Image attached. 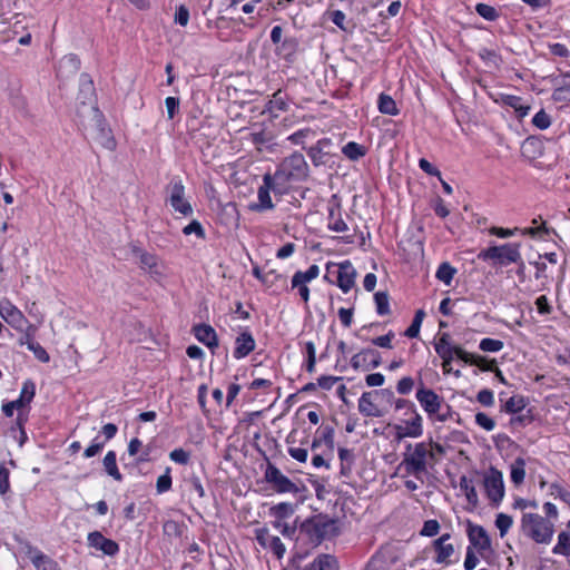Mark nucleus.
<instances>
[{"mask_svg": "<svg viewBox=\"0 0 570 570\" xmlns=\"http://www.w3.org/2000/svg\"><path fill=\"white\" fill-rule=\"evenodd\" d=\"M433 449L439 452L443 451L440 444L433 443L432 441L415 444L407 443L397 470H403L406 475H414L417 480L423 482L422 474L426 473L428 465L433 464L435 461Z\"/></svg>", "mask_w": 570, "mask_h": 570, "instance_id": "nucleus-1", "label": "nucleus"}, {"mask_svg": "<svg viewBox=\"0 0 570 570\" xmlns=\"http://www.w3.org/2000/svg\"><path fill=\"white\" fill-rule=\"evenodd\" d=\"M521 531L535 543L548 544L554 533V524L538 513H524L521 518Z\"/></svg>", "mask_w": 570, "mask_h": 570, "instance_id": "nucleus-2", "label": "nucleus"}, {"mask_svg": "<svg viewBox=\"0 0 570 570\" xmlns=\"http://www.w3.org/2000/svg\"><path fill=\"white\" fill-rule=\"evenodd\" d=\"M520 243L492 245L480 250L478 258L483 262H491V264L494 266H508L513 263H520Z\"/></svg>", "mask_w": 570, "mask_h": 570, "instance_id": "nucleus-3", "label": "nucleus"}, {"mask_svg": "<svg viewBox=\"0 0 570 570\" xmlns=\"http://www.w3.org/2000/svg\"><path fill=\"white\" fill-rule=\"evenodd\" d=\"M283 179V174L276 171L274 176L271 174L264 175L263 185L258 188L257 203H250L248 208L253 212H263L273 208L271 191L277 193V185Z\"/></svg>", "mask_w": 570, "mask_h": 570, "instance_id": "nucleus-4", "label": "nucleus"}, {"mask_svg": "<svg viewBox=\"0 0 570 570\" xmlns=\"http://www.w3.org/2000/svg\"><path fill=\"white\" fill-rule=\"evenodd\" d=\"M416 400L430 417L438 414L439 421H446L445 415L439 414L443 404V399L433 390L424 387L423 383H421V387L416 391Z\"/></svg>", "mask_w": 570, "mask_h": 570, "instance_id": "nucleus-5", "label": "nucleus"}, {"mask_svg": "<svg viewBox=\"0 0 570 570\" xmlns=\"http://www.w3.org/2000/svg\"><path fill=\"white\" fill-rule=\"evenodd\" d=\"M331 525L332 523L318 518L305 520L301 524L299 537H305L313 546H317L325 538L327 528Z\"/></svg>", "mask_w": 570, "mask_h": 570, "instance_id": "nucleus-6", "label": "nucleus"}, {"mask_svg": "<svg viewBox=\"0 0 570 570\" xmlns=\"http://www.w3.org/2000/svg\"><path fill=\"white\" fill-rule=\"evenodd\" d=\"M488 498L499 504L504 495L503 475L495 468L491 466L483 480Z\"/></svg>", "mask_w": 570, "mask_h": 570, "instance_id": "nucleus-7", "label": "nucleus"}, {"mask_svg": "<svg viewBox=\"0 0 570 570\" xmlns=\"http://www.w3.org/2000/svg\"><path fill=\"white\" fill-rule=\"evenodd\" d=\"M169 204L170 206L184 216L193 214L190 203L185 198V186L180 179L173 180L169 185Z\"/></svg>", "mask_w": 570, "mask_h": 570, "instance_id": "nucleus-8", "label": "nucleus"}, {"mask_svg": "<svg viewBox=\"0 0 570 570\" xmlns=\"http://www.w3.org/2000/svg\"><path fill=\"white\" fill-rule=\"evenodd\" d=\"M94 112V138L95 140L101 145L104 148L108 150H114L116 148V140L111 135L110 128L106 125L105 120L101 118L99 110L96 107H91Z\"/></svg>", "mask_w": 570, "mask_h": 570, "instance_id": "nucleus-9", "label": "nucleus"}, {"mask_svg": "<svg viewBox=\"0 0 570 570\" xmlns=\"http://www.w3.org/2000/svg\"><path fill=\"white\" fill-rule=\"evenodd\" d=\"M320 274V268L317 265H311L305 272H296L292 277V288L297 289L301 298L307 303L309 298V289L307 287V283L315 279Z\"/></svg>", "mask_w": 570, "mask_h": 570, "instance_id": "nucleus-10", "label": "nucleus"}, {"mask_svg": "<svg viewBox=\"0 0 570 570\" xmlns=\"http://www.w3.org/2000/svg\"><path fill=\"white\" fill-rule=\"evenodd\" d=\"M36 394V385L32 381L28 380L23 383L20 396L16 401L4 403L2 405V412L6 416L10 417L13 415L14 410L22 409L29 404Z\"/></svg>", "mask_w": 570, "mask_h": 570, "instance_id": "nucleus-11", "label": "nucleus"}, {"mask_svg": "<svg viewBox=\"0 0 570 570\" xmlns=\"http://www.w3.org/2000/svg\"><path fill=\"white\" fill-rule=\"evenodd\" d=\"M20 543L23 546L26 553L30 557V560L37 570H61L53 559L42 553L39 549L32 547L30 542L20 541Z\"/></svg>", "mask_w": 570, "mask_h": 570, "instance_id": "nucleus-12", "label": "nucleus"}, {"mask_svg": "<svg viewBox=\"0 0 570 570\" xmlns=\"http://www.w3.org/2000/svg\"><path fill=\"white\" fill-rule=\"evenodd\" d=\"M423 419L417 413L416 410H413V417L406 421L405 425H395V439L401 441L405 438H420L423 434Z\"/></svg>", "mask_w": 570, "mask_h": 570, "instance_id": "nucleus-13", "label": "nucleus"}, {"mask_svg": "<svg viewBox=\"0 0 570 570\" xmlns=\"http://www.w3.org/2000/svg\"><path fill=\"white\" fill-rule=\"evenodd\" d=\"M256 539L259 544L269 549L281 560L284 553V546L278 535L271 533L269 529L263 528L256 531Z\"/></svg>", "mask_w": 570, "mask_h": 570, "instance_id": "nucleus-14", "label": "nucleus"}, {"mask_svg": "<svg viewBox=\"0 0 570 570\" xmlns=\"http://www.w3.org/2000/svg\"><path fill=\"white\" fill-rule=\"evenodd\" d=\"M468 538L470 543L480 552L487 551L491 548V540L485 529L481 525L468 522Z\"/></svg>", "mask_w": 570, "mask_h": 570, "instance_id": "nucleus-15", "label": "nucleus"}, {"mask_svg": "<svg viewBox=\"0 0 570 570\" xmlns=\"http://www.w3.org/2000/svg\"><path fill=\"white\" fill-rule=\"evenodd\" d=\"M88 544L110 557L119 552L118 543L104 537L99 531H94L88 534Z\"/></svg>", "mask_w": 570, "mask_h": 570, "instance_id": "nucleus-16", "label": "nucleus"}, {"mask_svg": "<svg viewBox=\"0 0 570 570\" xmlns=\"http://www.w3.org/2000/svg\"><path fill=\"white\" fill-rule=\"evenodd\" d=\"M381 355L372 348H364L351 358V365L354 370L366 365L367 368H376L381 364Z\"/></svg>", "mask_w": 570, "mask_h": 570, "instance_id": "nucleus-17", "label": "nucleus"}, {"mask_svg": "<svg viewBox=\"0 0 570 570\" xmlns=\"http://www.w3.org/2000/svg\"><path fill=\"white\" fill-rule=\"evenodd\" d=\"M451 539L450 533H443L440 538L433 541L432 546L436 556L434 561L440 564H448L450 557L454 553V547L448 541Z\"/></svg>", "mask_w": 570, "mask_h": 570, "instance_id": "nucleus-18", "label": "nucleus"}, {"mask_svg": "<svg viewBox=\"0 0 570 570\" xmlns=\"http://www.w3.org/2000/svg\"><path fill=\"white\" fill-rule=\"evenodd\" d=\"M355 277L356 271L350 261H344L338 264L337 285L343 291V293L351 291L355 284Z\"/></svg>", "mask_w": 570, "mask_h": 570, "instance_id": "nucleus-19", "label": "nucleus"}, {"mask_svg": "<svg viewBox=\"0 0 570 570\" xmlns=\"http://www.w3.org/2000/svg\"><path fill=\"white\" fill-rule=\"evenodd\" d=\"M327 227L336 233H345L348 230L346 222L342 217V208L340 204L328 206Z\"/></svg>", "mask_w": 570, "mask_h": 570, "instance_id": "nucleus-20", "label": "nucleus"}, {"mask_svg": "<svg viewBox=\"0 0 570 570\" xmlns=\"http://www.w3.org/2000/svg\"><path fill=\"white\" fill-rule=\"evenodd\" d=\"M0 315L7 323L12 326H19L24 321L22 312L9 301L0 303Z\"/></svg>", "mask_w": 570, "mask_h": 570, "instance_id": "nucleus-21", "label": "nucleus"}, {"mask_svg": "<svg viewBox=\"0 0 570 570\" xmlns=\"http://www.w3.org/2000/svg\"><path fill=\"white\" fill-rule=\"evenodd\" d=\"M234 357L243 358L255 348V341L250 333L243 332L236 337Z\"/></svg>", "mask_w": 570, "mask_h": 570, "instance_id": "nucleus-22", "label": "nucleus"}, {"mask_svg": "<svg viewBox=\"0 0 570 570\" xmlns=\"http://www.w3.org/2000/svg\"><path fill=\"white\" fill-rule=\"evenodd\" d=\"M374 394H379V392H364L361 395L358 400V411L365 416L380 417L382 416V412L379 410V407L374 404L372 400V396Z\"/></svg>", "mask_w": 570, "mask_h": 570, "instance_id": "nucleus-23", "label": "nucleus"}, {"mask_svg": "<svg viewBox=\"0 0 570 570\" xmlns=\"http://www.w3.org/2000/svg\"><path fill=\"white\" fill-rule=\"evenodd\" d=\"M196 338L208 347L217 346V335L210 325L200 324L194 327Z\"/></svg>", "mask_w": 570, "mask_h": 570, "instance_id": "nucleus-24", "label": "nucleus"}, {"mask_svg": "<svg viewBox=\"0 0 570 570\" xmlns=\"http://www.w3.org/2000/svg\"><path fill=\"white\" fill-rule=\"evenodd\" d=\"M304 570H338V562L331 554H321Z\"/></svg>", "mask_w": 570, "mask_h": 570, "instance_id": "nucleus-25", "label": "nucleus"}, {"mask_svg": "<svg viewBox=\"0 0 570 570\" xmlns=\"http://www.w3.org/2000/svg\"><path fill=\"white\" fill-rule=\"evenodd\" d=\"M439 348L440 351L449 352L454 351L455 356L460 358L461 361H468V352L464 351L460 346H451L450 344V336L449 334L444 333L439 341L435 343V350Z\"/></svg>", "mask_w": 570, "mask_h": 570, "instance_id": "nucleus-26", "label": "nucleus"}, {"mask_svg": "<svg viewBox=\"0 0 570 570\" xmlns=\"http://www.w3.org/2000/svg\"><path fill=\"white\" fill-rule=\"evenodd\" d=\"M377 107L380 112L384 115L396 116L400 112L395 100L386 94H381L379 96Z\"/></svg>", "mask_w": 570, "mask_h": 570, "instance_id": "nucleus-27", "label": "nucleus"}, {"mask_svg": "<svg viewBox=\"0 0 570 570\" xmlns=\"http://www.w3.org/2000/svg\"><path fill=\"white\" fill-rule=\"evenodd\" d=\"M460 489L464 492L465 498L470 504L475 507L479 502L478 493L475 490V487L473 485V482L471 479H469L466 475H462L460 478Z\"/></svg>", "mask_w": 570, "mask_h": 570, "instance_id": "nucleus-28", "label": "nucleus"}, {"mask_svg": "<svg viewBox=\"0 0 570 570\" xmlns=\"http://www.w3.org/2000/svg\"><path fill=\"white\" fill-rule=\"evenodd\" d=\"M522 154L530 158H535L542 154V142L535 137L527 138L522 144Z\"/></svg>", "mask_w": 570, "mask_h": 570, "instance_id": "nucleus-29", "label": "nucleus"}, {"mask_svg": "<svg viewBox=\"0 0 570 570\" xmlns=\"http://www.w3.org/2000/svg\"><path fill=\"white\" fill-rule=\"evenodd\" d=\"M102 463H104V468H105L106 472L110 476H112L116 481L122 480V475L119 472L118 466H117L116 453L114 451H109L105 455Z\"/></svg>", "mask_w": 570, "mask_h": 570, "instance_id": "nucleus-30", "label": "nucleus"}, {"mask_svg": "<svg viewBox=\"0 0 570 570\" xmlns=\"http://www.w3.org/2000/svg\"><path fill=\"white\" fill-rule=\"evenodd\" d=\"M503 102L513 108L520 118L525 117L530 111V106L523 105L522 99L518 96L508 95L503 98Z\"/></svg>", "mask_w": 570, "mask_h": 570, "instance_id": "nucleus-31", "label": "nucleus"}, {"mask_svg": "<svg viewBox=\"0 0 570 570\" xmlns=\"http://www.w3.org/2000/svg\"><path fill=\"white\" fill-rule=\"evenodd\" d=\"M552 553L570 557V533L561 531L558 535V542L552 549Z\"/></svg>", "mask_w": 570, "mask_h": 570, "instance_id": "nucleus-32", "label": "nucleus"}, {"mask_svg": "<svg viewBox=\"0 0 570 570\" xmlns=\"http://www.w3.org/2000/svg\"><path fill=\"white\" fill-rule=\"evenodd\" d=\"M342 153L346 158L357 160L366 154V149L355 141H350L343 147Z\"/></svg>", "mask_w": 570, "mask_h": 570, "instance_id": "nucleus-33", "label": "nucleus"}, {"mask_svg": "<svg viewBox=\"0 0 570 570\" xmlns=\"http://www.w3.org/2000/svg\"><path fill=\"white\" fill-rule=\"evenodd\" d=\"M289 165L293 171L287 173V176H302L305 174L307 165L302 154L293 153L289 157Z\"/></svg>", "mask_w": 570, "mask_h": 570, "instance_id": "nucleus-34", "label": "nucleus"}, {"mask_svg": "<svg viewBox=\"0 0 570 570\" xmlns=\"http://www.w3.org/2000/svg\"><path fill=\"white\" fill-rule=\"evenodd\" d=\"M468 361H463L466 364L470 365H476L482 371H493V367L495 366V360H488L484 356L474 355L471 353H468Z\"/></svg>", "mask_w": 570, "mask_h": 570, "instance_id": "nucleus-35", "label": "nucleus"}, {"mask_svg": "<svg viewBox=\"0 0 570 570\" xmlns=\"http://www.w3.org/2000/svg\"><path fill=\"white\" fill-rule=\"evenodd\" d=\"M265 478L268 482L275 483L279 492L285 491V476L278 469L273 465H268L265 472Z\"/></svg>", "mask_w": 570, "mask_h": 570, "instance_id": "nucleus-36", "label": "nucleus"}, {"mask_svg": "<svg viewBox=\"0 0 570 570\" xmlns=\"http://www.w3.org/2000/svg\"><path fill=\"white\" fill-rule=\"evenodd\" d=\"M525 461L522 458L515 459L511 466V481L514 484H521L525 478Z\"/></svg>", "mask_w": 570, "mask_h": 570, "instance_id": "nucleus-37", "label": "nucleus"}, {"mask_svg": "<svg viewBox=\"0 0 570 570\" xmlns=\"http://www.w3.org/2000/svg\"><path fill=\"white\" fill-rule=\"evenodd\" d=\"M527 406L525 399L521 395L511 396L504 404V411L510 414L521 412Z\"/></svg>", "mask_w": 570, "mask_h": 570, "instance_id": "nucleus-38", "label": "nucleus"}, {"mask_svg": "<svg viewBox=\"0 0 570 570\" xmlns=\"http://www.w3.org/2000/svg\"><path fill=\"white\" fill-rule=\"evenodd\" d=\"M455 273L456 269L452 267L449 263L444 262L439 266L435 276L439 281L443 282L446 285H450Z\"/></svg>", "mask_w": 570, "mask_h": 570, "instance_id": "nucleus-39", "label": "nucleus"}, {"mask_svg": "<svg viewBox=\"0 0 570 570\" xmlns=\"http://www.w3.org/2000/svg\"><path fill=\"white\" fill-rule=\"evenodd\" d=\"M374 301L376 305V312L379 315L383 316L390 314V302L386 292L375 293Z\"/></svg>", "mask_w": 570, "mask_h": 570, "instance_id": "nucleus-40", "label": "nucleus"}, {"mask_svg": "<svg viewBox=\"0 0 570 570\" xmlns=\"http://www.w3.org/2000/svg\"><path fill=\"white\" fill-rule=\"evenodd\" d=\"M503 346H504V343L502 341L489 338V337L481 340V342L479 344L480 350H482L483 352H492V353L501 351L503 348Z\"/></svg>", "mask_w": 570, "mask_h": 570, "instance_id": "nucleus-41", "label": "nucleus"}, {"mask_svg": "<svg viewBox=\"0 0 570 570\" xmlns=\"http://www.w3.org/2000/svg\"><path fill=\"white\" fill-rule=\"evenodd\" d=\"M513 520L512 517L505 513H499L495 519V525L500 531V535L504 537L509 529L512 527Z\"/></svg>", "mask_w": 570, "mask_h": 570, "instance_id": "nucleus-42", "label": "nucleus"}, {"mask_svg": "<svg viewBox=\"0 0 570 570\" xmlns=\"http://www.w3.org/2000/svg\"><path fill=\"white\" fill-rule=\"evenodd\" d=\"M28 350L32 351L35 356L41 362H49V354L47 351L33 338H28Z\"/></svg>", "mask_w": 570, "mask_h": 570, "instance_id": "nucleus-43", "label": "nucleus"}, {"mask_svg": "<svg viewBox=\"0 0 570 570\" xmlns=\"http://www.w3.org/2000/svg\"><path fill=\"white\" fill-rule=\"evenodd\" d=\"M173 484L171 475H170V469L167 468L166 472L158 476L156 482V489L158 493H165L170 490Z\"/></svg>", "mask_w": 570, "mask_h": 570, "instance_id": "nucleus-44", "label": "nucleus"}, {"mask_svg": "<svg viewBox=\"0 0 570 570\" xmlns=\"http://www.w3.org/2000/svg\"><path fill=\"white\" fill-rule=\"evenodd\" d=\"M551 232L554 233L553 229L549 228L543 222L539 227H528L521 230L523 235H529L531 237H540L543 238L546 235H549Z\"/></svg>", "mask_w": 570, "mask_h": 570, "instance_id": "nucleus-45", "label": "nucleus"}, {"mask_svg": "<svg viewBox=\"0 0 570 570\" xmlns=\"http://www.w3.org/2000/svg\"><path fill=\"white\" fill-rule=\"evenodd\" d=\"M475 11L488 21H493L499 16L495 8L485 3H478Z\"/></svg>", "mask_w": 570, "mask_h": 570, "instance_id": "nucleus-46", "label": "nucleus"}, {"mask_svg": "<svg viewBox=\"0 0 570 570\" xmlns=\"http://www.w3.org/2000/svg\"><path fill=\"white\" fill-rule=\"evenodd\" d=\"M320 440L328 445L330 448H333L334 445V428L331 425H323L318 429Z\"/></svg>", "mask_w": 570, "mask_h": 570, "instance_id": "nucleus-47", "label": "nucleus"}, {"mask_svg": "<svg viewBox=\"0 0 570 570\" xmlns=\"http://www.w3.org/2000/svg\"><path fill=\"white\" fill-rule=\"evenodd\" d=\"M532 124L537 128L543 130V129H547L551 125V118L543 109H541L533 116Z\"/></svg>", "mask_w": 570, "mask_h": 570, "instance_id": "nucleus-48", "label": "nucleus"}, {"mask_svg": "<svg viewBox=\"0 0 570 570\" xmlns=\"http://www.w3.org/2000/svg\"><path fill=\"white\" fill-rule=\"evenodd\" d=\"M440 531V523L438 520L431 519L426 520L423 524V528L420 531V534L423 537H434Z\"/></svg>", "mask_w": 570, "mask_h": 570, "instance_id": "nucleus-49", "label": "nucleus"}, {"mask_svg": "<svg viewBox=\"0 0 570 570\" xmlns=\"http://www.w3.org/2000/svg\"><path fill=\"white\" fill-rule=\"evenodd\" d=\"M475 423L485 431H492L495 428L494 420L483 412H478L475 414Z\"/></svg>", "mask_w": 570, "mask_h": 570, "instance_id": "nucleus-50", "label": "nucleus"}, {"mask_svg": "<svg viewBox=\"0 0 570 570\" xmlns=\"http://www.w3.org/2000/svg\"><path fill=\"white\" fill-rule=\"evenodd\" d=\"M171 461L179 464H187L190 459V454L181 448L175 449L169 453Z\"/></svg>", "mask_w": 570, "mask_h": 570, "instance_id": "nucleus-51", "label": "nucleus"}, {"mask_svg": "<svg viewBox=\"0 0 570 570\" xmlns=\"http://www.w3.org/2000/svg\"><path fill=\"white\" fill-rule=\"evenodd\" d=\"M183 233L185 235L196 234V236L199 238L205 237V230L198 220L190 222L187 226L184 227Z\"/></svg>", "mask_w": 570, "mask_h": 570, "instance_id": "nucleus-52", "label": "nucleus"}, {"mask_svg": "<svg viewBox=\"0 0 570 570\" xmlns=\"http://www.w3.org/2000/svg\"><path fill=\"white\" fill-rule=\"evenodd\" d=\"M535 306L538 313L541 315H549L552 312V306L549 303V299L546 295H541L535 299Z\"/></svg>", "mask_w": 570, "mask_h": 570, "instance_id": "nucleus-53", "label": "nucleus"}, {"mask_svg": "<svg viewBox=\"0 0 570 570\" xmlns=\"http://www.w3.org/2000/svg\"><path fill=\"white\" fill-rule=\"evenodd\" d=\"M307 137H314V132L311 129L298 130L297 132H294L287 137V139L295 145H303L304 139Z\"/></svg>", "mask_w": 570, "mask_h": 570, "instance_id": "nucleus-54", "label": "nucleus"}, {"mask_svg": "<svg viewBox=\"0 0 570 570\" xmlns=\"http://www.w3.org/2000/svg\"><path fill=\"white\" fill-rule=\"evenodd\" d=\"M476 400L484 406H492L494 404L493 392L491 390L483 389L478 393Z\"/></svg>", "mask_w": 570, "mask_h": 570, "instance_id": "nucleus-55", "label": "nucleus"}, {"mask_svg": "<svg viewBox=\"0 0 570 570\" xmlns=\"http://www.w3.org/2000/svg\"><path fill=\"white\" fill-rule=\"evenodd\" d=\"M315 345L313 342L306 343V354H307V364L306 370L308 372H313L315 368L316 357H315Z\"/></svg>", "mask_w": 570, "mask_h": 570, "instance_id": "nucleus-56", "label": "nucleus"}, {"mask_svg": "<svg viewBox=\"0 0 570 570\" xmlns=\"http://www.w3.org/2000/svg\"><path fill=\"white\" fill-rule=\"evenodd\" d=\"M414 386V381L410 376L402 377L396 385V390L400 394H409Z\"/></svg>", "mask_w": 570, "mask_h": 570, "instance_id": "nucleus-57", "label": "nucleus"}, {"mask_svg": "<svg viewBox=\"0 0 570 570\" xmlns=\"http://www.w3.org/2000/svg\"><path fill=\"white\" fill-rule=\"evenodd\" d=\"M394 337V333L390 331L387 334L375 337L372 340V343L379 347L383 348H392V340Z\"/></svg>", "mask_w": 570, "mask_h": 570, "instance_id": "nucleus-58", "label": "nucleus"}, {"mask_svg": "<svg viewBox=\"0 0 570 570\" xmlns=\"http://www.w3.org/2000/svg\"><path fill=\"white\" fill-rule=\"evenodd\" d=\"M167 115L169 119H173L179 109V99L175 97H167L165 99Z\"/></svg>", "mask_w": 570, "mask_h": 570, "instance_id": "nucleus-59", "label": "nucleus"}, {"mask_svg": "<svg viewBox=\"0 0 570 570\" xmlns=\"http://www.w3.org/2000/svg\"><path fill=\"white\" fill-rule=\"evenodd\" d=\"M189 21V11L185 6H179L175 13V22L185 27Z\"/></svg>", "mask_w": 570, "mask_h": 570, "instance_id": "nucleus-60", "label": "nucleus"}, {"mask_svg": "<svg viewBox=\"0 0 570 570\" xmlns=\"http://www.w3.org/2000/svg\"><path fill=\"white\" fill-rule=\"evenodd\" d=\"M419 166L420 168L426 173L428 175L430 176H436V177H441V171L435 168L429 160H426L425 158H421L419 160Z\"/></svg>", "mask_w": 570, "mask_h": 570, "instance_id": "nucleus-61", "label": "nucleus"}, {"mask_svg": "<svg viewBox=\"0 0 570 570\" xmlns=\"http://www.w3.org/2000/svg\"><path fill=\"white\" fill-rule=\"evenodd\" d=\"M479 562L478 557L475 556L473 549L471 547H468L466 549V556L464 560V569L465 570H473Z\"/></svg>", "mask_w": 570, "mask_h": 570, "instance_id": "nucleus-62", "label": "nucleus"}, {"mask_svg": "<svg viewBox=\"0 0 570 570\" xmlns=\"http://www.w3.org/2000/svg\"><path fill=\"white\" fill-rule=\"evenodd\" d=\"M105 445V442H99L98 441V438H96L92 442L91 445H89L85 452H83V456L85 458H92L95 455H97L104 448Z\"/></svg>", "mask_w": 570, "mask_h": 570, "instance_id": "nucleus-63", "label": "nucleus"}, {"mask_svg": "<svg viewBox=\"0 0 570 570\" xmlns=\"http://www.w3.org/2000/svg\"><path fill=\"white\" fill-rule=\"evenodd\" d=\"M550 490L551 494L562 499L564 502H568L570 500V492L562 488L560 484L552 483Z\"/></svg>", "mask_w": 570, "mask_h": 570, "instance_id": "nucleus-64", "label": "nucleus"}]
</instances>
